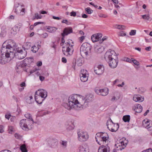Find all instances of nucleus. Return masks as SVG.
Listing matches in <instances>:
<instances>
[{
	"instance_id": "1",
	"label": "nucleus",
	"mask_w": 152,
	"mask_h": 152,
	"mask_svg": "<svg viewBox=\"0 0 152 152\" xmlns=\"http://www.w3.org/2000/svg\"><path fill=\"white\" fill-rule=\"evenodd\" d=\"M94 96L92 94L86 96V97L77 94L70 96L68 98V103H64L63 106L68 110H70L74 108L75 110H79L83 106L87 107L89 103L92 101Z\"/></svg>"
},
{
	"instance_id": "2",
	"label": "nucleus",
	"mask_w": 152,
	"mask_h": 152,
	"mask_svg": "<svg viewBox=\"0 0 152 152\" xmlns=\"http://www.w3.org/2000/svg\"><path fill=\"white\" fill-rule=\"evenodd\" d=\"M9 42V40L5 41L3 43L1 49L0 63L2 64H4L10 61V44Z\"/></svg>"
},
{
	"instance_id": "3",
	"label": "nucleus",
	"mask_w": 152,
	"mask_h": 152,
	"mask_svg": "<svg viewBox=\"0 0 152 152\" xmlns=\"http://www.w3.org/2000/svg\"><path fill=\"white\" fill-rule=\"evenodd\" d=\"M47 96V92L43 89H39L36 91L35 94V99L37 103H42Z\"/></svg>"
},
{
	"instance_id": "4",
	"label": "nucleus",
	"mask_w": 152,
	"mask_h": 152,
	"mask_svg": "<svg viewBox=\"0 0 152 152\" xmlns=\"http://www.w3.org/2000/svg\"><path fill=\"white\" fill-rule=\"evenodd\" d=\"M109 136L108 134L105 132H99L97 133L95 136V139L97 143L99 145H101L106 143V141H108Z\"/></svg>"
},
{
	"instance_id": "5",
	"label": "nucleus",
	"mask_w": 152,
	"mask_h": 152,
	"mask_svg": "<svg viewBox=\"0 0 152 152\" xmlns=\"http://www.w3.org/2000/svg\"><path fill=\"white\" fill-rule=\"evenodd\" d=\"M91 46L87 42H85L82 44L80 48V53L81 56H88L91 53Z\"/></svg>"
},
{
	"instance_id": "6",
	"label": "nucleus",
	"mask_w": 152,
	"mask_h": 152,
	"mask_svg": "<svg viewBox=\"0 0 152 152\" xmlns=\"http://www.w3.org/2000/svg\"><path fill=\"white\" fill-rule=\"evenodd\" d=\"M65 44L66 45V50H62L63 54L66 56L71 55L74 50L73 49L74 45L73 42L69 41L66 42Z\"/></svg>"
},
{
	"instance_id": "7",
	"label": "nucleus",
	"mask_w": 152,
	"mask_h": 152,
	"mask_svg": "<svg viewBox=\"0 0 152 152\" xmlns=\"http://www.w3.org/2000/svg\"><path fill=\"white\" fill-rule=\"evenodd\" d=\"M77 139L80 142H84L88 140L89 138V135L87 132H86L79 131L77 132Z\"/></svg>"
},
{
	"instance_id": "8",
	"label": "nucleus",
	"mask_w": 152,
	"mask_h": 152,
	"mask_svg": "<svg viewBox=\"0 0 152 152\" xmlns=\"http://www.w3.org/2000/svg\"><path fill=\"white\" fill-rule=\"evenodd\" d=\"M104 58L106 61L118 58L116 54L113 50H110L106 52L104 56Z\"/></svg>"
},
{
	"instance_id": "9",
	"label": "nucleus",
	"mask_w": 152,
	"mask_h": 152,
	"mask_svg": "<svg viewBox=\"0 0 152 152\" xmlns=\"http://www.w3.org/2000/svg\"><path fill=\"white\" fill-rule=\"evenodd\" d=\"M15 12L20 15H23L25 14L24 6L19 3L15 5Z\"/></svg>"
},
{
	"instance_id": "10",
	"label": "nucleus",
	"mask_w": 152,
	"mask_h": 152,
	"mask_svg": "<svg viewBox=\"0 0 152 152\" xmlns=\"http://www.w3.org/2000/svg\"><path fill=\"white\" fill-rule=\"evenodd\" d=\"M16 57L19 59H21L24 58L27 54V51L25 49L22 50L18 48L16 51Z\"/></svg>"
},
{
	"instance_id": "11",
	"label": "nucleus",
	"mask_w": 152,
	"mask_h": 152,
	"mask_svg": "<svg viewBox=\"0 0 152 152\" xmlns=\"http://www.w3.org/2000/svg\"><path fill=\"white\" fill-rule=\"evenodd\" d=\"M80 77L81 80L83 82H86L88 80V74L86 70H82L80 73Z\"/></svg>"
},
{
	"instance_id": "12",
	"label": "nucleus",
	"mask_w": 152,
	"mask_h": 152,
	"mask_svg": "<svg viewBox=\"0 0 152 152\" xmlns=\"http://www.w3.org/2000/svg\"><path fill=\"white\" fill-rule=\"evenodd\" d=\"M128 142L127 140H126L124 141L122 140H120L119 141V142L116 144L115 145L118 148L117 149L118 150H120L121 151L125 148Z\"/></svg>"
},
{
	"instance_id": "13",
	"label": "nucleus",
	"mask_w": 152,
	"mask_h": 152,
	"mask_svg": "<svg viewBox=\"0 0 152 152\" xmlns=\"http://www.w3.org/2000/svg\"><path fill=\"white\" fill-rule=\"evenodd\" d=\"M30 120L28 119H23L21 120L20 123V126L24 130L28 129V125H29Z\"/></svg>"
},
{
	"instance_id": "14",
	"label": "nucleus",
	"mask_w": 152,
	"mask_h": 152,
	"mask_svg": "<svg viewBox=\"0 0 152 152\" xmlns=\"http://www.w3.org/2000/svg\"><path fill=\"white\" fill-rule=\"evenodd\" d=\"M94 70L96 74L98 75H101L104 72V66L102 65H99L96 66L94 67Z\"/></svg>"
},
{
	"instance_id": "15",
	"label": "nucleus",
	"mask_w": 152,
	"mask_h": 152,
	"mask_svg": "<svg viewBox=\"0 0 152 152\" xmlns=\"http://www.w3.org/2000/svg\"><path fill=\"white\" fill-rule=\"evenodd\" d=\"M107 61L108 63L110 66L111 68L114 69L117 66L118 61V58H117Z\"/></svg>"
},
{
	"instance_id": "16",
	"label": "nucleus",
	"mask_w": 152,
	"mask_h": 152,
	"mask_svg": "<svg viewBox=\"0 0 152 152\" xmlns=\"http://www.w3.org/2000/svg\"><path fill=\"white\" fill-rule=\"evenodd\" d=\"M107 128L108 129L113 132H115L118 130L119 125L118 124H115L113 123L111 124L110 126H109L107 124Z\"/></svg>"
},
{
	"instance_id": "17",
	"label": "nucleus",
	"mask_w": 152,
	"mask_h": 152,
	"mask_svg": "<svg viewBox=\"0 0 152 152\" xmlns=\"http://www.w3.org/2000/svg\"><path fill=\"white\" fill-rule=\"evenodd\" d=\"M95 92L102 96H106L108 94V89L107 88L102 89H97L95 90Z\"/></svg>"
},
{
	"instance_id": "18",
	"label": "nucleus",
	"mask_w": 152,
	"mask_h": 152,
	"mask_svg": "<svg viewBox=\"0 0 152 152\" xmlns=\"http://www.w3.org/2000/svg\"><path fill=\"white\" fill-rule=\"evenodd\" d=\"M110 148L107 144L105 145H102L100 146L98 149V152H110Z\"/></svg>"
},
{
	"instance_id": "19",
	"label": "nucleus",
	"mask_w": 152,
	"mask_h": 152,
	"mask_svg": "<svg viewBox=\"0 0 152 152\" xmlns=\"http://www.w3.org/2000/svg\"><path fill=\"white\" fill-rule=\"evenodd\" d=\"M89 149L87 144H83L80 145L78 149L77 152H89Z\"/></svg>"
},
{
	"instance_id": "20",
	"label": "nucleus",
	"mask_w": 152,
	"mask_h": 152,
	"mask_svg": "<svg viewBox=\"0 0 152 152\" xmlns=\"http://www.w3.org/2000/svg\"><path fill=\"white\" fill-rule=\"evenodd\" d=\"M102 36V34L100 33L94 34L92 36L91 39L93 42H96L99 40Z\"/></svg>"
},
{
	"instance_id": "21",
	"label": "nucleus",
	"mask_w": 152,
	"mask_h": 152,
	"mask_svg": "<svg viewBox=\"0 0 152 152\" xmlns=\"http://www.w3.org/2000/svg\"><path fill=\"white\" fill-rule=\"evenodd\" d=\"M133 100L136 102H141L144 100V98L140 95H134L133 97Z\"/></svg>"
},
{
	"instance_id": "22",
	"label": "nucleus",
	"mask_w": 152,
	"mask_h": 152,
	"mask_svg": "<svg viewBox=\"0 0 152 152\" xmlns=\"http://www.w3.org/2000/svg\"><path fill=\"white\" fill-rule=\"evenodd\" d=\"M18 48L15 43L12 40H10V50L12 51H16Z\"/></svg>"
},
{
	"instance_id": "23",
	"label": "nucleus",
	"mask_w": 152,
	"mask_h": 152,
	"mask_svg": "<svg viewBox=\"0 0 152 152\" xmlns=\"http://www.w3.org/2000/svg\"><path fill=\"white\" fill-rule=\"evenodd\" d=\"M133 109L137 113H140L142 110V107L140 104L135 105L133 107Z\"/></svg>"
},
{
	"instance_id": "24",
	"label": "nucleus",
	"mask_w": 152,
	"mask_h": 152,
	"mask_svg": "<svg viewBox=\"0 0 152 152\" xmlns=\"http://www.w3.org/2000/svg\"><path fill=\"white\" fill-rule=\"evenodd\" d=\"M142 124L143 127L148 129L152 126V124H151L150 121L148 119H144L142 122Z\"/></svg>"
},
{
	"instance_id": "25",
	"label": "nucleus",
	"mask_w": 152,
	"mask_h": 152,
	"mask_svg": "<svg viewBox=\"0 0 152 152\" xmlns=\"http://www.w3.org/2000/svg\"><path fill=\"white\" fill-rule=\"evenodd\" d=\"M72 32V28H66L64 29L63 33L62 34V36L64 37Z\"/></svg>"
},
{
	"instance_id": "26",
	"label": "nucleus",
	"mask_w": 152,
	"mask_h": 152,
	"mask_svg": "<svg viewBox=\"0 0 152 152\" xmlns=\"http://www.w3.org/2000/svg\"><path fill=\"white\" fill-rule=\"evenodd\" d=\"M34 60L32 58H26L23 61V63H24L26 66L28 65H29L31 64Z\"/></svg>"
},
{
	"instance_id": "27",
	"label": "nucleus",
	"mask_w": 152,
	"mask_h": 152,
	"mask_svg": "<svg viewBox=\"0 0 152 152\" xmlns=\"http://www.w3.org/2000/svg\"><path fill=\"white\" fill-rule=\"evenodd\" d=\"M25 66H26L23 63V61H22L17 64L16 68L17 69H20Z\"/></svg>"
},
{
	"instance_id": "28",
	"label": "nucleus",
	"mask_w": 152,
	"mask_h": 152,
	"mask_svg": "<svg viewBox=\"0 0 152 152\" xmlns=\"http://www.w3.org/2000/svg\"><path fill=\"white\" fill-rule=\"evenodd\" d=\"M57 143V140H51L49 141L48 142V143L52 147L56 145Z\"/></svg>"
},
{
	"instance_id": "29",
	"label": "nucleus",
	"mask_w": 152,
	"mask_h": 152,
	"mask_svg": "<svg viewBox=\"0 0 152 152\" xmlns=\"http://www.w3.org/2000/svg\"><path fill=\"white\" fill-rule=\"evenodd\" d=\"M48 31L50 33H53L55 32L57 29L56 28L54 27H50L47 28Z\"/></svg>"
},
{
	"instance_id": "30",
	"label": "nucleus",
	"mask_w": 152,
	"mask_h": 152,
	"mask_svg": "<svg viewBox=\"0 0 152 152\" xmlns=\"http://www.w3.org/2000/svg\"><path fill=\"white\" fill-rule=\"evenodd\" d=\"M123 119L125 122H129L130 120V116L128 115L124 116Z\"/></svg>"
},
{
	"instance_id": "31",
	"label": "nucleus",
	"mask_w": 152,
	"mask_h": 152,
	"mask_svg": "<svg viewBox=\"0 0 152 152\" xmlns=\"http://www.w3.org/2000/svg\"><path fill=\"white\" fill-rule=\"evenodd\" d=\"M142 18L144 20H148L150 18L149 14L141 15Z\"/></svg>"
},
{
	"instance_id": "32",
	"label": "nucleus",
	"mask_w": 152,
	"mask_h": 152,
	"mask_svg": "<svg viewBox=\"0 0 152 152\" xmlns=\"http://www.w3.org/2000/svg\"><path fill=\"white\" fill-rule=\"evenodd\" d=\"M16 55V51H12L10 50V60L13 58Z\"/></svg>"
},
{
	"instance_id": "33",
	"label": "nucleus",
	"mask_w": 152,
	"mask_h": 152,
	"mask_svg": "<svg viewBox=\"0 0 152 152\" xmlns=\"http://www.w3.org/2000/svg\"><path fill=\"white\" fill-rule=\"evenodd\" d=\"M25 116L29 120H30L32 122V123L34 122L32 118L31 115V114L28 113H26L25 115Z\"/></svg>"
},
{
	"instance_id": "34",
	"label": "nucleus",
	"mask_w": 152,
	"mask_h": 152,
	"mask_svg": "<svg viewBox=\"0 0 152 152\" xmlns=\"http://www.w3.org/2000/svg\"><path fill=\"white\" fill-rule=\"evenodd\" d=\"M20 149L22 152H27V150L25 145H22L20 147Z\"/></svg>"
},
{
	"instance_id": "35",
	"label": "nucleus",
	"mask_w": 152,
	"mask_h": 152,
	"mask_svg": "<svg viewBox=\"0 0 152 152\" xmlns=\"http://www.w3.org/2000/svg\"><path fill=\"white\" fill-rule=\"evenodd\" d=\"M10 120L12 122H16L17 118L15 116H12L10 115Z\"/></svg>"
},
{
	"instance_id": "36",
	"label": "nucleus",
	"mask_w": 152,
	"mask_h": 152,
	"mask_svg": "<svg viewBox=\"0 0 152 152\" xmlns=\"http://www.w3.org/2000/svg\"><path fill=\"white\" fill-rule=\"evenodd\" d=\"M115 27L118 29H124L125 26H124L116 25H115Z\"/></svg>"
},
{
	"instance_id": "37",
	"label": "nucleus",
	"mask_w": 152,
	"mask_h": 152,
	"mask_svg": "<svg viewBox=\"0 0 152 152\" xmlns=\"http://www.w3.org/2000/svg\"><path fill=\"white\" fill-rule=\"evenodd\" d=\"M85 10L88 14H90L93 12V10H91L90 8L87 7L85 9Z\"/></svg>"
},
{
	"instance_id": "38",
	"label": "nucleus",
	"mask_w": 152,
	"mask_h": 152,
	"mask_svg": "<svg viewBox=\"0 0 152 152\" xmlns=\"http://www.w3.org/2000/svg\"><path fill=\"white\" fill-rule=\"evenodd\" d=\"M118 35L119 36L123 37L126 36V34L123 31H120Z\"/></svg>"
},
{
	"instance_id": "39",
	"label": "nucleus",
	"mask_w": 152,
	"mask_h": 152,
	"mask_svg": "<svg viewBox=\"0 0 152 152\" xmlns=\"http://www.w3.org/2000/svg\"><path fill=\"white\" fill-rule=\"evenodd\" d=\"M42 18V16L41 15L39 16V14L38 13H36L35 14V16L34 18L33 19L34 20L35 19H41Z\"/></svg>"
},
{
	"instance_id": "40",
	"label": "nucleus",
	"mask_w": 152,
	"mask_h": 152,
	"mask_svg": "<svg viewBox=\"0 0 152 152\" xmlns=\"http://www.w3.org/2000/svg\"><path fill=\"white\" fill-rule=\"evenodd\" d=\"M12 30L14 32L13 33V34H15L17 31H19V29H18V26H15V27H13Z\"/></svg>"
},
{
	"instance_id": "41",
	"label": "nucleus",
	"mask_w": 152,
	"mask_h": 152,
	"mask_svg": "<svg viewBox=\"0 0 152 152\" xmlns=\"http://www.w3.org/2000/svg\"><path fill=\"white\" fill-rule=\"evenodd\" d=\"M31 50L33 53H36L37 50V47L35 46H34L32 47L31 48Z\"/></svg>"
},
{
	"instance_id": "42",
	"label": "nucleus",
	"mask_w": 152,
	"mask_h": 152,
	"mask_svg": "<svg viewBox=\"0 0 152 152\" xmlns=\"http://www.w3.org/2000/svg\"><path fill=\"white\" fill-rule=\"evenodd\" d=\"M132 62H133V63L135 65L137 66H138L140 65L139 62L135 59L134 58H132Z\"/></svg>"
},
{
	"instance_id": "43",
	"label": "nucleus",
	"mask_w": 152,
	"mask_h": 152,
	"mask_svg": "<svg viewBox=\"0 0 152 152\" xmlns=\"http://www.w3.org/2000/svg\"><path fill=\"white\" fill-rule=\"evenodd\" d=\"M15 136L17 139H21L22 138V136L18 133H15Z\"/></svg>"
},
{
	"instance_id": "44",
	"label": "nucleus",
	"mask_w": 152,
	"mask_h": 152,
	"mask_svg": "<svg viewBox=\"0 0 152 152\" xmlns=\"http://www.w3.org/2000/svg\"><path fill=\"white\" fill-rule=\"evenodd\" d=\"M136 30H131L129 33V35L131 36H133L135 35L136 33Z\"/></svg>"
},
{
	"instance_id": "45",
	"label": "nucleus",
	"mask_w": 152,
	"mask_h": 152,
	"mask_svg": "<svg viewBox=\"0 0 152 152\" xmlns=\"http://www.w3.org/2000/svg\"><path fill=\"white\" fill-rule=\"evenodd\" d=\"M61 143L63 146L66 147L67 144V142L66 141H62Z\"/></svg>"
},
{
	"instance_id": "46",
	"label": "nucleus",
	"mask_w": 152,
	"mask_h": 152,
	"mask_svg": "<svg viewBox=\"0 0 152 152\" xmlns=\"http://www.w3.org/2000/svg\"><path fill=\"white\" fill-rule=\"evenodd\" d=\"M6 34V33L5 31L3 30L1 31L0 34V36L1 37H4Z\"/></svg>"
},
{
	"instance_id": "47",
	"label": "nucleus",
	"mask_w": 152,
	"mask_h": 152,
	"mask_svg": "<svg viewBox=\"0 0 152 152\" xmlns=\"http://www.w3.org/2000/svg\"><path fill=\"white\" fill-rule=\"evenodd\" d=\"M32 99L33 97L32 96H29L27 99L28 102L29 103H31V99Z\"/></svg>"
},
{
	"instance_id": "48",
	"label": "nucleus",
	"mask_w": 152,
	"mask_h": 152,
	"mask_svg": "<svg viewBox=\"0 0 152 152\" xmlns=\"http://www.w3.org/2000/svg\"><path fill=\"white\" fill-rule=\"evenodd\" d=\"M99 16L101 18H106L107 17V15L102 14H100L99 15Z\"/></svg>"
},
{
	"instance_id": "49",
	"label": "nucleus",
	"mask_w": 152,
	"mask_h": 152,
	"mask_svg": "<svg viewBox=\"0 0 152 152\" xmlns=\"http://www.w3.org/2000/svg\"><path fill=\"white\" fill-rule=\"evenodd\" d=\"M120 98V97L118 96L116 98L115 96H113V98L111 99V101H113L114 100H117L118 99H119Z\"/></svg>"
},
{
	"instance_id": "50",
	"label": "nucleus",
	"mask_w": 152,
	"mask_h": 152,
	"mask_svg": "<svg viewBox=\"0 0 152 152\" xmlns=\"http://www.w3.org/2000/svg\"><path fill=\"white\" fill-rule=\"evenodd\" d=\"M71 16L75 17L76 16V12L74 11H72L70 13Z\"/></svg>"
},
{
	"instance_id": "51",
	"label": "nucleus",
	"mask_w": 152,
	"mask_h": 152,
	"mask_svg": "<svg viewBox=\"0 0 152 152\" xmlns=\"http://www.w3.org/2000/svg\"><path fill=\"white\" fill-rule=\"evenodd\" d=\"M71 124L72 125V123H71L70 124V126L69 127H67V129L68 130H72L73 129V127L71 125Z\"/></svg>"
},
{
	"instance_id": "52",
	"label": "nucleus",
	"mask_w": 152,
	"mask_h": 152,
	"mask_svg": "<svg viewBox=\"0 0 152 152\" xmlns=\"http://www.w3.org/2000/svg\"><path fill=\"white\" fill-rule=\"evenodd\" d=\"M10 133L11 132V133H12V132H14L15 131V129L13 128V127H10Z\"/></svg>"
},
{
	"instance_id": "53",
	"label": "nucleus",
	"mask_w": 152,
	"mask_h": 152,
	"mask_svg": "<svg viewBox=\"0 0 152 152\" xmlns=\"http://www.w3.org/2000/svg\"><path fill=\"white\" fill-rule=\"evenodd\" d=\"M42 37L43 38H45L47 37L48 36V34L47 33H45L43 34H42Z\"/></svg>"
},
{
	"instance_id": "54",
	"label": "nucleus",
	"mask_w": 152,
	"mask_h": 152,
	"mask_svg": "<svg viewBox=\"0 0 152 152\" xmlns=\"http://www.w3.org/2000/svg\"><path fill=\"white\" fill-rule=\"evenodd\" d=\"M76 63L79 66H81L82 65V63L80 61V60L77 61Z\"/></svg>"
},
{
	"instance_id": "55",
	"label": "nucleus",
	"mask_w": 152,
	"mask_h": 152,
	"mask_svg": "<svg viewBox=\"0 0 152 152\" xmlns=\"http://www.w3.org/2000/svg\"><path fill=\"white\" fill-rule=\"evenodd\" d=\"M142 152H152V149L151 148H149L148 149Z\"/></svg>"
},
{
	"instance_id": "56",
	"label": "nucleus",
	"mask_w": 152,
	"mask_h": 152,
	"mask_svg": "<svg viewBox=\"0 0 152 152\" xmlns=\"http://www.w3.org/2000/svg\"><path fill=\"white\" fill-rule=\"evenodd\" d=\"M61 42H62L61 44V45H63L64 43L65 42V40L64 39V37L63 36V37L61 38Z\"/></svg>"
},
{
	"instance_id": "57",
	"label": "nucleus",
	"mask_w": 152,
	"mask_h": 152,
	"mask_svg": "<svg viewBox=\"0 0 152 152\" xmlns=\"http://www.w3.org/2000/svg\"><path fill=\"white\" fill-rule=\"evenodd\" d=\"M85 37L84 36H82L79 38L80 41V42H83V40L85 39Z\"/></svg>"
},
{
	"instance_id": "58",
	"label": "nucleus",
	"mask_w": 152,
	"mask_h": 152,
	"mask_svg": "<svg viewBox=\"0 0 152 152\" xmlns=\"http://www.w3.org/2000/svg\"><path fill=\"white\" fill-rule=\"evenodd\" d=\"M132 58H131V59L128 58H126V61H127L128 62H129V63H132Z\"/></svg>"
},
{
	"instance_id": "59",
	"label": "nucleus",
	"mask_w": 152,
	"mask_h": 152,
	"mask_svg": "<svg viewBox=\"0 0 152 152\" xmlns=\"http://www.w3.org/2000/svg\"><path fill=\"white\" fill-rule=\"evenodd\" d=\"M39 79L40 80L42 81H43L45 79V78L44 77L42 76H41L40 75L39 76Z\"/></svg>"
},
{
	"instance_id": "60",
	"label": "nucleus",
	"mask_w": 152,
	"mask_h": 152,
	"mask_svg": "<svg viewBox=\"0 0 152 152\" xmlns=\"http://www.w3.org/2000/svg\"><path fill=\"white\" fill-rule=\"evenodd\" d=\"M5 117L6 118L9 120L10 118V113H8L5 115Z\"/></svg>"
},
{
	"instance_id": "61",
	"label": "nucleus",
	"mask_w": 152,
	"mask_h": 152,
	"mask_svg": "<svg viewBox=\"0 0 152 152\" xmlns=\"http://www.w3.org/2000/svg\"><path fill=\"white\" fill-rule=\"evenodd\" d=\"M42 23H43L42 22H36V23H35L34 24V26H36L37 25H38V24H42Z\"/></svg>"
},
{
	"instance_id": "62",
	"label": "nucleus",
	"mask_w": 152,
	"mask_h": 152,
	"mask_svg": "<svg viewBox=\"0 0 152 152\" xmlns=\"http://www.w3.org/2000/svg\"><path fill=\"white\" fill-rule=\"evenodd\" d=\"M62 61L64 63H66L67 62V60L65 58L63 57L62 58Z\"/></svg>"
},
{
	"instance_id": "63",
	"label": "nucleus",
	"mask_w": 152,
	"mask_h": 152,
	"mask_svg": "<svg viewBox=\"0 0 152 152\" xmlns=\"http://www.w3.org/2000/svg\"><path fill=\"white\" fill-rule=\"evenodd\" d=\"M61 22L62 23H66V24H67V25L68 24L67 20H66H66H63L61 21Z\"/></svg>"
},
{
	"instance_id": "64",
	"label": "nucleus",
	"mask_w": 152,
	"mask_h": 152,
	"mask_svg": "<svg viewBox=\"0 0 152 152\" xmlns=\"http://www.w3.org/2000/svg\"><path fill=\"white\" fill-rule=\"evenodd\" d=\"M42 63L41 61H38L37 63V66H41L42 65Z\"/></svg>"
}]
</instances>
